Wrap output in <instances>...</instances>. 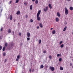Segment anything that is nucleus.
<instances>
[{
    "mask_svg": "<svg viewBox=\"0 0 73 73\" xmlns=\"http://www.w3.org/2000/svg\"><path fill=\"white\" fill-rule=\"evenodd\" d=\"M48 7H46L45 8H44L43 10L44 12H46L47 11H48Z\"/></svg>",
    "mask_w": 73,
    "mask_h": 73,
    "instance_id": "obj_4",
    "label": "nucleus"
},
{
    "mask_svg": "<svg viewBox=\"0 0 73 73\" xmlns=\"http://www.w3.org/2000/svg\"><path fill=\"white\" fill-rule=\"evenodd\" d=\"M22 45H23V43H21V44H20V46H22Z\"/></svg>",
    "mask_w": 73,
    "mask_h": 73,
    "instance_id": "obj_44",
    "label": "nucleus"
},
{
    "mask_svg": "<svg viewBox=\"0 0 73 73\" xmlns=\"http://www.w3.org/2000/svg\"><path fill=\"white\" fill-rule=\"evenodd\" d=\"M61 56V54H57V57H59V56Z\"/></svg>",
    "mask_w": 73,
    "mask_h": 73,
    "instance_id": "obj_24",
    "label": "nucleus"
},
{
    "mask_svg": "<svg viewBox=\"0 0 73 73\" xmlns=\"http://www.w3.org/2000/svg\"><path fill=\"white\" fill-rule=\"evenodd\" d=\"M46 51H44V52H43V53H46Z\"/></svg>",
    "mask_w": 73,
    "mask_h": 73,
    "instance_id": "obj_39",
    "label": "nucleus"
},
{
    "mask_svg": "<svg viewBox=\"0 0 73 73\" xmlns=\"http://www.w3.org/2000/svg\"><path fill=\"white\" fill-rule=\"evenodd\" d=\"M9 19L11 20H12V15H11L9 17Z\"/></svg>",
    "mask_w": 73,
    "mask_h": 73,
    "instance_id": "obj_13",
    "label": "nucleus"
},
{
    "mask_svg": "<svg viewBox=\"0 0 73 73\" xmlns=\"http://www.w3.org/2000/svg\"><path fill=\"white\" fill-rule=\"evenodd\" d=\"M17 58H18V59H19L20 58V56L19 55H18L17 57Z\"/></svg>",
    "mask_w": 73,
    "mask_h": 73,
    "instance_id": "obj_29",
    "label": "nucleus"
},
{
    "mask_svg": "<svg viewBox=\"0 0 73 73\" xmlns=\"http://www.w3.org/2000/svg\"><path fill=\"white\" fill-rule=\"evenodd\" d=\"M61 61H62V58H59V61L61 62Z\"/></svg>",
    "mask_w": 73,
    "mask_h": 73,
    "instance_id": "obj_23",
    "label": "nucleus"
},
{
    "mask_svg": "<svg viewBox=\"0 0 73 73\" xmlns=\"http://www.w3.org/2000/svg\"><path fill=\"white\" fill-rule=\"evenodd\" d=\"M67 73H68V72H67Z\"/></svg>",
    "mask_w": 73,
    "mask_h": 73,
    "instance_id": "obj_56",
    "label": "nucleus"
},
{
    "mask_svg": "<svg viewBox=\"0 0 73 73\" xmlns=\"http://www.w3.org/2000/svg\"><path fill=\"white\" fill-rule=\"evenodd\" d=\"M7 59H5V62H7Z\"/></svg>",
    "mask_w": 73,
    "mask_h": 73,
    "instance_id": "obj_42",
    "label": "nucleus"
},
{
    "mask_svg": "<svg viewBox=\"0 0 73 73\" xmlns=\"http://www.w3.org/2000/svg\"><path fill=\"white\" fill-rule=\"evenodd\" d=\"M33 8V6L32 5H31L30 7V9L31 10H32V8Z\"/></svg>",
    "mask_w": 73,
    "mask_h": 73,
    "instance_id": "obj_14",
    "label": "nucleus"
},
{
    "mask_svg": "<svg viewBox=\"0 0 73 73\" xmlns=\"http://www.w3.org/2000/svg\"><path fill=\"white\" fill-rule=\"evenodd\" d=\"M32 1H35V0H32Z\"/></svg>",
    "mask_w": 73,
    "mask_h": 73,
    "instance_id": "obj_50",
    "label": "nucleus"
},
{
    "mask_svg": "<svg viewBox=\"0 0 73 73\" xmlns=\"http://www.w3.org/2000/svg\"><path fill=\"white\" fill-rule=\"evenodd\" d=\"M27 40H30V38H27Z\"/></svg>",
    "mask_w": 73,
    "mask_h": 73,
    "instance_id": "obj_38",
    "label": "nucleus"
},
{
    "mask_svg": "<svg viewBox=\"0 0 73 73\" xmlns=\"http://www.w3.org/2000/svg\"><path fill=\"white\" fill-rule=\"evenodd\" d=\"M69 9L71 11H73V8L72 7H70Z\"/></svg>",
    "mask_w": 73,
    "mask_h": 73,
    "instance_id": "obj_12",
    "label": "nucleus"
},
{
    "mask_svg": "<svg viewBox=\"0 0 73 73\" xmlns=\"http://www.w3.org/2000/svg\"><path fill=\"white\" fill-rule=\"evenodd\" d=\"M2 10H1V11H2Z\"/></svg>",
    "mask_w": 73,
    "mask_h": 73,
    "instance_id": "obj_53",
    "label": "nucleus"
},
{
    "mask_svg": "<svg viewBox=\"0 0 73 73\" xmlns=\"http://www.w3.org/2000/svg\"><path fill=\"white\" fill-rule=\"evenodd\" d=\"M3 38V36H0V39H2Z\"/></svg>",
    "mask_w": 73,
    "mask_h": 73,
    "instance_id": "obj_31",
    "label": "nucleus"
},
{
    "mask_svg": "<svg viewBox=\"0 0 73 73\" xmlns=\"http://www.w3.org/2000/svg\"><path fill=\"white\" fill-rule=\"evenodd\" d=\"M27 35L28 37H30V33H28L27 34Z\"/></svg>",
    "mask_w": 73,
    "mask_h": 73,
    "instance_id": "obj_9",
    "label": "nucleus"
},
{
    "mask_svg": "<svg viewBox=\"0 0 73 73\" xmlns=\"http://www.w3.org/2000/svg\"><path fill=\"white\" fill-rule=\"evenodd\" d=\"M55 20L56 21V22H58L59 21V19L58 18V17H57L55 19Z\"/></svg>",
    "mask_w": 73,
    "mask_h": 73,
    "instance_id": "obj_6",
    "label": "nucleus"
},
{
    "mask_svg": "<svg viewBox=\"0 0 73 73\" xmlns=\"http://www.w3.org/2000/svg\"><path fill=\"white\" fill-rule=\"evenodd\" d=\"M3 28H1V32H2V31H3Z\"/></svg>",
    "mask_w": 73,
    "mask_h": 73,
    "instance_id": "obj_34",
    "label": "nucleus"
},
{
    "mask_svg": "<svg viewBox=\"0 0 73 73\" xmlns=\"http://www.w3.org/2000/svg\"><path fill=\"white\" fill-rule=\"evenodd\" d=\"M53 29V28H51L50 29V30H52Z\"/></svg>",
    "mask_w": 73,
    "mask_h": 73,
    "instance_id": "obj_51",
    "label": "nucleus"
},
{
    "mask_svg": "<svg viewBox=\"0 0 73 73\" xmlns=\"http://www.w3.org/2000/svg\"><path fill=\"white\" fill-rule=\"evenodd\" d=\"M28 17V15H26V18H27Z\"/></svg>",
    "mask_w": 73,
    "mask_h": 73,
    "instance_id": "obj_40",
    "label": "nucleus"
},
{
    "mask_svg": "<svg viewBox=\"0 0 73 73\" xmlns=\"http://www.w3.org/2000/svg\"><path fill=\"white\" fill-rule=\"evenodd\" d=\"M14 22H15V21H16V20L14 19Z\"/></svg>",
    "mask_w": 73,
    "mask_h": 73,
    "instance_id": "obj_49",
    "label": "nucleus"
},
{
    "mask_svg": "<svg viewBox=\"0 0 73 73\" xmlns=\"http://www.w3.org/2000/svg\"><path fill=\"white\" fill-rule=\"evenodd\" d=\"M62 41H61L60 42V45H61V44H62Z\"/></svg>",
    "mask_w": 73,
    "mask_h": 73,
    "instance_id": "obj_35",
    "label": "nucleus"
},
{
    "mask_svg": "<svg viewBox=\"0 0 73 73\" xmlns=\"http://www.w3.org/2000/svg\"><path fill=\"white\" fill-rule=\"evenodd\" d=\"M48 6L50 8V9H51L52 8V6L51 5V4H50L48 5Z\"/></svg>",
    "mask_w": 73,
    "mask_h": 73,
    "instance_id": "obj_15",
    "label": "nucleus"
},
{
    "mask_svg": "<svg viewBox=\"0 0 73 73\" xmlns=\"http://www.w3.org/2000/svg\"><path fill=\"white\" fill-rule=\"evenodd\" d=\"M8 32L9 33H11V30L10 29H9L8 30Z\"/></svg>",
    "mask_w": 73,
    "mask_h": 73,
    "instance_id": "obj_18",
    "label": "nucleus"
},
{
    "mask_svg": "<svg viewBox=\"0 0 73 73\" xmlns=\"http://www.w3.org/2000/svg\"><path fill=\"white\" fill-rule=\"evenodd\" d=\"M64 10L65 15H68V13H69V12L68 11V10L67 8L66 7H65L64 9Z\"/></svg>",
    "mask_w": 73,
    "mask_h": 73,
    "instance_id": "obj_2",
    "label": "nucleus"
},
{
    "mask_svg": "<svg viewBox=\"0 0 73 73\" xmlns=\"http://www.w3.org/2000/svg\"><path fill=\"white\" fill-rule=\"evenodd\" d=\"M67 0V1H70V0Z\"/></svg>",
    "mask_w": 73,
    "mask_h": 73,
    "instance_id": "obj_52",
    "label": "nucleus"
},
{
    "mask_svg": "<svg viewBox=\"0 0 73 73\" xmlns=\"http://www.w3.org/2000/svg\"><path fill=\"white\" fill-rule=\"evenodd\" d=\"M6 54V53H5V52H4L3 54V56H5Z\"/></svg>",
    "mask_w": 73,
    "mask_h": 73,
    "instance_id": "obj_33",
    "label": "nucleus"
},
{
    "mask_svg": "<svg viewBox=\"0 0 73 73\" xmlns=\"http://www.w3.org/2000/svg\"><path fill=\"white\" fill-rule=\"evenodd\" d=\"M30 22H31V23H33V20L32 19L30 20Z\"/></svg>",
    "mask_w": 73,
    "mask_h": 73,
    "instance_id": "obj_22",
    "label": "nucleus"
},
{
    "mask_svg": "<svg viewBox=\"0 0 73 73\" xmlns=\"http://www.w3.org/2000/svg\"><path fill=\"white\" fill-rule=\"evenodd\" d=\"M58 17H60V14L58 12H57L56 13Z\"/></svg>",
    "mask_w": 73,
    "mask_h": 73,
    "instance_id": "obj_7",
    "label": "nucleus"
},
{
    "mask_svg": "<svg viewBox=\"0 0 73 73\" xmlns=\"http://www.w3.org/2000/svg\"><path fill=\"white\" fill-rule=\"evenodd\" d=\"M1 49H2V46H0V50H1Z\"/></svg>",
    "mask_w": 73,
    "mask_h": 73,
    "instance_id": "obj_36",
    "label": "nucleus"
},
{
    "mask_svg": "<svg viewBox=\"0 0 73 73\" xmlns=\"http://www.w3.org/2000/svg\"><path fill=\"white\" fill-rule=\"evenodd\" d=\"M16 61H19V59H18V58H17L16 59Z\"/></svg>",
    "mask_w": 73,
    "mask_h": 73,
    "instance_id": "obj_41",
    "label": "nucleus"
},
{
    "mask_svg": "<svg viewBox=\"0 0 73 73\" xmlns=\"http://www.w3.org/2000/svg\"><path fill=\"white\" fill-rule=\"evenodd\" d=\"M40 13H41V10H39L37 13L36 16L37 17V20L38 21H40V20H41V18H40V17H39V16H40Z\"/></svg>",
    "mask_w": 73,
    "mask_h": 73,
    "instance_id": "obj_1",
    "label": "nucleus"
},
{
    "mask_svg": "<svg viewBox=\"0 0 73 73\" xmlns=\"http://www.w3.org/2000/svg\"><path fill=\"white\" fill-rule=\"evenodd\" d=\"M29 71H30V72H31V69H30Z\"/></svg>",
    "mask_w": 73,
    "mask_h": 73,
    "instance_id": "obj_45",
    "label": "nucleus"
},
{
    "mask_svg": "<svg viewBox=\"0 0 73 73\" xmlns=\"http://www.w3.org/2000/svg\"><path fill=\"white\" fill-rule=\"evenodd\" d=\"M11 3H12V1H10L9 3V4H11Z\"/></svg>",
    "mask_w": 73,
    "mask_h": 73,
    "instance_id": "obj_37",
    "label": "nucleus"
},
{
    "mask_svg": "<svg viewBox=\"0 0 73 73\" xmlns=\"http://www.w3.org/2000/svg\"><path fill=\"white\" fill-rule=\"evenodd\" d=\"M38 42H39V44H40L41 43V39H40L38 40Z\"/></svg>",
    "mask_w": 73,
    "mask_h": 73,
    "instance_id": "obj_17",
    "label": "nucleus"
},
{
    "mask_svg": "<svg viewBox=\"0 0 73 73\" xmlns=\"http://www.w3.org/2000/svg\"><path fill=\"white\" fill-rule=\"evenodd\" d=\"M72 34H73V33H72Z\"/></svg>",
    "mask_w": 73,
    "mask_h": 73,
    "instance_id": "obj_54",
    "label": "nucleus"
},
{
    "mask_svg": "<svg viewBox=\"0 0 73 73\" xmlns=\"http://www.w3.org/2000/svg\"><path fill=\"white\" fill-rule=\"evenodd\" d=\"M49 57L50 59H51V58H52V56L50 55V56H49Z\"/></svg>",
    "mask_w": 73,
    "mask_h": 73,
    "instance_id": "obj_30",
    "label": "nucleus"
},
{
    "mask_svg": "<svg viewBox=\"0 0 73 73\" xmlns=\"http://www.w3.org/2000/svg\"><path fill=\"white\" fill-rule=\"evenodd\" d=\"M52 33L54 35V34L56 33V31L55 30H53L52 32Z\"/></svg>",
    "mask_w": 73,
    "mask_h": 73,
    "instance_id": "obj_11",
    "label": "nucleus"
},
{
    "mask_svg": "<svg viewBox=\"0 0 73 73\" xmlns=\"http://www.w3.org/2000/svg\"><path fill=\"white\" fill-rule=\"evenodd\" d=\"M61 48H63L64 47V44H62L60 46Z\"/></svg>",
    "mask_w": 73,
    "mask_h": 73,
    "instance_id": "obj_28",
    "label": "nucleus"
},
{
    "mask_svg": "<svg viewBox=\"0 0 73 73\" xmlns=\"http://www.w3.org/2000/svg\"><path fill=\"white\" fill-rule=\"evenodd\" d=\"M38 0H36V1H35V4H38Z\"/></svg>",
    "mask_w": 73,
    "mask_h": 73,
    "instance_id": "obj_21",
    "label": "nucleus"
},
{
    "mask_svg": "<svg viewBox=\"0 0 73 73\" xmlns=\"http://www.w3.org/2000/svg\"><path fill=\"white\" fill-rule=\"evenodd\" d=\"M5 46H4L3 48V51H5Z\"/></svg>",
    "mask_w": 73,
    "mask_h": 73,
    "instance_id": "obj_19",
    "label": "nucleus"
},
{
    "mask_svg": "<svg viewBox=\"0 0 73 73\" xmlns=\"http://www.w3.org/2000/svg\"><path fill=\"white\" fill-rule=\"evenodd\" d=\"M50 69L52 71H54V68L52 67L51 66L49 67Z\"/></svg>",
    "mask_w": 73,
    "mask_h": 73,
    "instance_id": "obj_3",
    "label": "nucleus"
},
{
    "mask_svg": "<svg viewBox=\"0 0 73 73\" xmlns=\"http://www.w3.org/2000/svg\"><path fill=\"white\" fill-rule=\"evenodd\" d=\"M12 33H13V35H14V34H15V32H14V31Z\"/></svg>",
    "mask_w": 73,
    "mask_h": 73,
    "instance_id": "obj_43",
    "label": "nucleus"
},
{
    "mask_svg": "<svg viewBox=\"0 0 73 73\" xmlns=\"http://www.w3.org/2000/svg\"><path fill=\"white\" fill-rule=\"evenodd\" d=\"M37 29H38V28H39V27L38 26V27H37Z\"/></svg>",
    "mask_w": 73,
    "mask_h": 73,
    "instance_id": "obj_48",
    "label": "nucleus"
},
{
    "mask_svg": "<svg viewBox=\"0 0 73 73\" xmlns=\"http://www.w3.org/2000/svg\"><path fill=\"white\" fill-rule=\"evenodd\" d=\"M27 3L26 2H25L24 3V5H27Z\"/></svg>",
    "mask_w": 73,
    "mask_h": 73,
    "instance_id": "obj_26",
    "label": "nucleus"
},
{
    "mask_svg": "<svg viewBox=\"0 0 73 73\" xmlns=\"http://www.w3.org/2000/svg\"><path fill=\"white\" fill-rule=\"evenodd\" d=\"M32 72H34V69H33L32 70Z\"/></svg>",
    "mask_w": 73,
    "mask_h": 73,
    "instance_id": "obj_47",
    "label": "nucleus"
},
{
    "mask_svg": "<svg viewBox=\"0 0 73 73\" xmlns=\"http://www.w3.org/2000/svg\"><path fill=\"white\" fill-rule=\"evenodd\" d=\"M7 45H8V43H7L6 42L5 44V46L7 47Z\"/></svg>",
    "mask_w": 73,
    "mask_h": 73,
    "instance_id": "obj_20",
    "label": "nucleus"
},
{
    "mask_svg": "<svg viewBox=\"0 0 73 73\" xmlns=\"http://www.w3.org/2000/svg\"><path fill=\"white\" fill-rule=\"evenodd\" d=\"M44 68V65H43L42 64L40 65V68Z\"/></svg>",
    "mask_w": 73,
    "mask_h": 73,
    "instance_id": "obj_16",
    "label": "nucleus"
},
{
    "mask_svg": "<svg viewBox=\"0 0 73 73\" xmlns=\"http://www.w3.org/2000/svg\"><path fill=\"white\" fill-rule=\"evenodd\" d=\"M70 66H72V64L71 63L70 64Z\"/></svg>",
    "mask_w": 73,
    "mask_h": 73,
    "instance_id": "obj_46",
    "label": "nucleus"
},
{
    "mask_svg": "<svg viewBox=\"0 0 73 73\" xmlns=\"http://www.w3.org/2000/svg\"><path fill=\"white\" fill-rule=\"evenodd\" d=\"M19 35L20 36H21V33L20 32L19 33Z\"/></svg>",
    "mask_w": 73,
    "mask_h": 73,
    "instance_id": "obj_32",
    "label": "nucleus"
},
{
    "mask_svg": "<svg viewBox=\"0 0 73 73\" xmlns=\"http://www.w3.org/2000/svg\"><path fill=\"white\" fill-rule=\"evenodd\" d=\"M19 1V0H16V2H15V3H18V2Z\"/></svg>",
    "mask_w": 73,
    "mask_h": 73,
    "instance_id": "obj_27",
    "label": "nucleus"
},
{
    "mask_svg": "<svg viewBox=\"0 0 73 73\" xmlns=\"http://www.w3.org/2000/svg\"><path fill=\"white\" fill-rule=\"evenodd\" d=\"M17 15H20V11H17L16 13Z\"/></svg>",
    "mask_w": 73,
    "mask_h": 73,
    "instance_id": "obj_8",
    "label": "nucleus"
},
{
    "mask_svg": "<svg viewBox=\"0 0 73 73\" xmlns=\"http://www.w3.org/2000/svg\"><path fill=\"white\" fill-rule=\"evenodd\" d=\"M72 68H73V66H72Z\"/></svg>",
    "mask_w": 73,
    "mask_h": 73,
    "instance_id": "obj_55",
    "label": "nucleus"
},
{
    "mask_svg": "<svg viewBox=\"0 0 73 73\" xmlns=\"http://www.w3.org/2000/svg\"><path fill=\"white\" fill-rule=\"evenodd\" d=\"M66 28H67V27H66V26L63 29V32H65V31H66Z\"/></svg>",
    "mask_w": 73,
    "mask_h": 73,
    "instance_id": "obj_10",
    "label": "nucleus"
},
{
    "mask_svg": "<svg viewBox=\"0 0 73 73\" xmlns=\"http://www.w3.org/2000/svg\"><path fill=\"white\" fill-rule=\"evenodd\" d=\"M39 26L40 28H42L43 27V26H42V23H39Z\"/></svg>",
    "mask_w": 73,
    "mask_h": 73,
    "instance_id": "obj_5",
    "label": "nucleus"
},
{
    "mask_svg": "<svg viewBox=\"0 0 73 73\" xmlns=\"http://www.w3.org/2000/svg\"><path fill=\"white\" fill-rule=\"evenodd\" d=\"M63 67H60V70H63Z\"/></svg>",
    "mask_w": 73,
    "mask_h": 73,
    "instance_id": "obj_25",
    "label": "nucleus"
}]
</instances>
